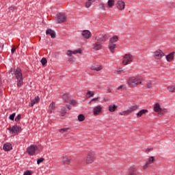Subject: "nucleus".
Masks as SVG:
<instances>
[{"mask_svg": "<svg viewBox=\"0 0 175 175\" xmlns=\"http://www.w3.org/2000/svg\"><path fill=\"white\" fill-rule=\"evenodd\" d=\"M143 83V77L142 75L131 76L128 78L127 84L131 88H136L137 85H141Z\"/></svg>", "mask_w": 175, "mask_h": 175, "instance_id": "obj_1", "label": "nucleus"}, {"mask_svg": "<svg viewBox=\"0 0 175 175\" xmlns=\"http://www.w3.org/2000/svg\"><path fill=\"white\" fill-rule=\"evenodd\" d=\"M96 160V152L95 150H90L86 153L85 165H92Z\"/></svg>", "mask_w": 175, "mask_h": 175, "instance_id": "obj_2", "label": "nucleus"}, {"mask_svg": "<svg viewBox=\"0 0 175 175\" xmlns=\"http://www.w3.org/2000/svg\"><path fill=\"white\" fill-rule=\"evenodd\" d=\"M83 53V50L81 49H75L74 51L68 50L66 52V55L68 57V62L70 64H75V57L72 55H76V54H81Z\"/></svg>", "mask_w": 175, "mask_h": 175, "instance_id": "obj_3", "label": "nucleus"}, {"mask_svg": "<svg viewBox=\"0 0 175 175\" xmlns=\"http://www.w3.org/2000/svg\"><path fill=\"white\" fill-rule=\"evenodd\" d=\"M15 76L16 79L17 87H22L24 84L23 73L21 72V68H17L15 71Z\"/></svg>", "mask_w": 175, "mask_h": 175, "instance_id": "obj_4", "label": "nucleus"}, {"mask_svg": "<svg viewBox=\"0 0 175 175\" xmlns=\"http://www.w3.org/2000/svg\"><path fill=\"white\" fill-rule=\"evenodd\" d=\"M131 62H133V55L129 53L124 54L122 59V65L126 66V65H129Z\"/></svg>", "mask_w": 175, "mask_h": 175, "instance_id": "obj_5", "label": "nucleus"}, {"mask_svg": "<svg viewBox=\"0 0 175 175\" xmlns=\"http://www.w3.org/2000/svg\"><path fill=\"white\" fill-rule=\"evenodd\" d=\"M153 110L155 113H159L158 117H162V116L166 113V109H162L159 103H157L154 105Z\"/></svg>", "mask_w": 175, "mask_h": 175, "instance_id": "obj_6", "label": "nucleus"}, {"mask_svg": "<svg viewBox=\"0 0 175 175\" xmlns=\"http://www.w3.org/2000/svg\"><path fill=\"white\" fill-rule=\"evenodd\" d=\"M163 57H165V52L161 49H157L153 53V57L157 61H161Z\"/></svg>", "mask_w": 175, "mask_h": 175, "instance_id": "obj_7", "label": "nucleus"}, {"mask_svg": "<svg viewBox=\"0 0 175 175\" xmlns=\"http://www.w3.org/2000/svg\"><path fill=\"white\" fill-rule=\"evenodd\" d=\"M103 110V107L102 105H98L93 107L92 109V113L93 115L96 116H100V114H102V111Z\"/></svg>", "mask_w": 175, "mask_h": 175, "instance_id": "obj_8", "label": "nucleus"}, {"mask_svg": "<svg viewBox=\"0 0 175 175\" xmlns=\"http://www.w3.org/2000/svg\"><path fill=\"white\" fill-rule=\"evenodd\" d=\"M38 150V146L35 144L30 145L29 147L27 148V152L29 154V155H35V152Z\"/></svg>", "mask_w": 175, "mask_h": 175, "instance_id": "obj_9", "label": "nucleus"}, {"mask_svg": "<svg viewBox=\"0 0 175 175\" xmlns=\"http://www.w3.org/2000/svg\"><path fill=\"white\" fill-rule=\"evenodd\" d=\"M56 18L58 24H62L66 21V15L64 13H59L57 14Z\"/></svg>", "mask_w": 175, "mask_h": 175, "instance_id": "obj_10", "label": "nucleus"}, {"mask_svg": "<svg viewBox=\"0 0 175 175\" xmlns=\"http://www.w3.org/2000/svg\"><path fill=\"white\" fill-rule=\"evenodd\" d=\"M127 175H137V167L136 165L131 166L128 170Z\"/></svg>", "mask_w": 175, "mask_h": 175, "instance_id": "obj_11", "label": "nucleus"}, {"mask_svg": "<svg viewBox=\"0 0 175 175\" xmlns=\"http://www.w3.org/2000/svg\"><path fill=\"white\" fill-rule=\"evenodd\" d=\"M8 131H10V133H17L21 132V126L14 125L12 127L8 128Z\"/></svg>", "mask_w": 175, "mask_h": 175, "instance_id": "obj_12", "label": "nucleus"}, {"mask_svg": "<svg viewBox=\"0 0 175 175\" xmlns=\"http://www.w3.org/2000/svg\"><path fill=\"white\" fill-rule=\"evenodd\" d=\"M92 50H94V51H98L99 50H102V43H100L99 41H96L92 45Z\"/></svg>", "mask_w": 175, "mask_h": 175, "instance_id": "obj_13", "label": "nucleus"}, {"mask_svg": "<svg viewBox=\"0 0 175 175\" xmlns=\"http://www.w3.org/2000/svg\"><path fill=\"white\" fill-rule=\"evenodd\" d=\"M95 39L100 43H105V42L109 39V36L107 34H104L103 36L96 37Z\"/></svg>", "mask_w": 175, "mask_h": 175, "instance_id": "obj_14", "label": "nucleus"}, {"mask_svg": "<svg viewBox=\"0 0 175 175\" xmlns=\"http://www.w3.org/2000/svg\"><path fill=\"white\" fill-rule=\"evenodd\" d=\"M174 54L175 52L172 51L167 55H165L167 62H172V61H174Z\"/></svg>", "mask_w": 175, "mask_h": 175, "instance_id": "obj_15", "label": "nucleus"}, {"mask_svg": "<svg viewBox=\"0 0 175 175\" xmlns=\"http://www.w3.org/2000/svg\"><path fill=\"white\" fill-rule=\"evenodd\" d=\"M90 70H94L95 72H100V70H103V66L98 64L92 65L90 66Z\"/></svg>", "mask_w": 175, "mask_h": 175, "instance_id": "obj_16", "label": "nucleus"}, {"mask_svg": "<svg viewBox=\"0 0 175 175\" xmlns=\"http://www.w3.org/2000/svg\"><path fill=\"white\" fill-rule=\"evenodd\" d=\"M72 157L69 156H64L62 158L63 165H70V163H72Z\"/></svg>", "mask_w": 175, "mask_h": 175, "instance_id": "obj_17", "label": "nucleus"}, {"mask_svg": "<svg viewBox=\"0 0 175 175\" xmlns=\"http://www.w3.org/2000/svg\"><path fill=\"white\" fill-rule=\"evenodd\" d=\"M116 8L118 10H124L125 9V2L123 1H118L116 3Z\"/></svg>", "mask_w": 175, "mask_h": 175, "instance_id": "obj_18", "label": "nucleus"}, {"mask_svg": "<svg viewBox=\"0 0 175 175\" xmlns=\"http://www.w3.org/2000/svg\"><path fill=\"white\" fill-rule=\"evenodd\" d=\"M39 100H40V98L39 97V96H36L29 103V106H30V107H33V105H36V103H39Z\"/></svg>", "mask_w": 175, "mask_h": 175, "instance_id": "obj_19", "label": "nucleus"}, {"mask_svg": "<svg viewBox=\"0 0 175 175\" xmlns=\"http://www.w3.org/2000/svg\"><path fill=\"white\" fill-rule=\"evenodd\" d=\"M55 111V103L53 101L49 107L48 113L49 114H53Z\"/></svg>", "mask_w": 175, "mask_h": 175, "instance_id": "obj_20", "label": "nucleus"}, {"mask_svg": "<svg viewBox=\"0 0 175 175\" xmlns=\"http://www.w3.org/2000/svg\"><path fill=\"white\" fill-rule=\"evenodd\" d=\"M148 113V109H142L138 111V113H136L137 118H141V117H143V116L147 114Z\"/></svg>", "mask_w": 175, "mask_h": 175, "instance_id": "obj_21", "label": "nucleus"}, {"mask_svg": "<svg viewBox=\"0 0 175 175\" xmlns=\"http://www.w3.org/2000/svg\"><path fill=\"white\" fill-rule=\"evenodd\" d=\"M82 36L85 39H90L92 36V33H90L88 30H83L82 31Z\"/></svg>", "mask_w": 175, "mask_h": 175, "instance_id": "obj_22", "label": "nucleus"}, {"mask_svg": "<svg viewBox=\"0 0 175 175\" xmlns=\"http://www.w3.org/2000/svg\"><path fill=\"white\" fill-rule=\"evenodd\" d=\"M3 150H4V151H11V150H13V146H12V144L6 143L3 144Z\"/></svg>", "mask_w": 175, "mask_h": 175, "instance_id": "obj_23", "label": "nucleus"}, {"mask_svg": "<svg viewBox=\"0 0 175 175\" xmlns=\"http://www.w3.org/2000/svg\"><path fill=\"white\" fill-rule=\"evenodd\" d=\"M46 35H49L53 39L55 38V31L51 29H48L46 31Z\"/></svg>", "mask_w": 175, "mask_h": 175, "instance_id": "obj_24", "label": "nucleus"}, {"mask_svg": "<svg viewBox=\"0 0 175 175\" xmlns=\"http://www.w3.org/2000/svg\"><path fill=\"white\" fill-rule=\"evenodd\" d=\"M136 110H139V105H132L129 109L130 114H131V113H133V111H136Z\"/></svg>", "mask_w": 175, "mask_h": 175, "instance_id": "obj_25", "label": "nucleus"}, {"mask_svg": "<svg viewBox=\"0 0 175 175\" xmlns=\"http://www.w3.org/2000/svg\"><path fill=\"white\" fill-rule=\"evenodd\" d=\"M63 100L66 103H69L70 100V96H69V94H64L62 95V96Z\"/></svg>", "mask_w": 175, "mask_h": 175, "instance_id": "obj_26", "label": "nucleus"}, {"mask_svg": "<svg viewBox=\"0 0 175 175\" xmlns=\"http://www.w3.org/2000/svg\"><path fill=\"white\" fill-rule=\"evenodd\" d=\"M118 108V107L116 105H110L108 107V110L109 111H110V113H114V111H116V110H117V109Z\"/></svg>", "mask_w": 175, "mask_h": 175, "instance_id": "obj_27", "label": "nucleus"}, {"mask_svg": "<svg viewBox=\"0 0 175 175\" xmlns=\"http://www.w3.org/2000/svg\"><path fill=\"white\" fill-rule=\"evenodd\" d=\"M116 46L117 45L116 44V43L109 42V51H111V53H114V50H116Z\"/></svg>", "mask_w": 175, "mask_h": 175, "instance_id": "obj_28", "label": "nucleus"}, {"mask_svg": "<svg viewBox=\"0 0 175 175\" xmlns=\"http://www.w3.org/2000/svg\"><path fill=\"white\" fill-rule=\"evenodd\" d=\"M167 90L168 92H171V94L175 93V85H171L167 86Z\"/></svg>", "mask_w": 175, "mask_h": 175, "instance_id": "obj_29", "label": "nucleus"}, {"mask_svg": "<svg viewBox=\"0 0 175 175\" xmlns=\"http://www.w3.org/2000/svg\"><path fill=\"white\" fill-rule=\"evenodd\" d=\"M146 162L150 165H152V163L155 162V157L154 156L149 157Z\"/></svg>", "mask_w": 175, "mask_h": 175, "instance_id": "obj_30", "label": "nucleus"}, {"mask_svg": "<svg viewBox=\"0 0 175 175\" xmlns=\"http://www.w3.org/2000/svg\"><path fill=\"white\" fill-rule=\"evenodd\" d=\"M69 129H70L69 127L62 128L59 129V133H62V134L68 133V132L69 131Z\"/></svg>", "mask_w": 175, "mask_h": 175, "instance_id": "obj_31", "label": "nucleus"}, {"mask_svg": "<svg viewBox=\"0 0 175 175\" xmlns=\"http://www.w3.org/2000/svg\"><path fill=\"white\" fill-rule=\"evenodd\" d=\"M116 42H118V36H113L109 39V43H116Z\"/></svg>", "mask_w": 175, "mask_h": 175, "instance_id": "obj_32", "label": "nucleus"}, {"mask_svg": "<svg viewBox=\"0 0 175 175\" xmlns=\"http://www.w3.org/2000/svg\"><path fill=\"white\" fill-rule=\"evenodd\" d=\"M150 166H151L150 164H149L147 161L142 166V170H147Z\"/></svg>", "mask_w": 175, "mask_h": 175, "instance_id": "obj_33", "label": "nucleus"}, {"mask_svg": "<svg viewBox=\"0 0 175 175\" xmlns=\"http://www.w3.org/2000/svg\"><path fill=\"white\" fill-rule=\"evenodd\" d=\"M125 69L124 68H118L115 73H116V75H122L124 73H125Z\"/></svg>", "mask_w": 175, "mask_h": 175, "instance_id": "obj_34", "label": "nucleus"}, {"mask_svg": "<svg viewBox=\"0 0 175 175\" xmlns=\"http://www.w3.org/2000/svg\"><path fill=\"white\" fill-rule=\"evenodd\" d=\"M65 114H66V107H63L60 110V116H62V117H64L65 116Z\"/></svg>", "mask_w": 175, "mask_h": 175, "instance_id": "obj_35", "label": "nucleus"}, {"mask_svg": "<svg viewBox=\"0 0 175 175\" xmlns=\"http://www.w3.org/2000/svg\"><path fill=\"white\" fill-rule=\"evenodd\" d=\"M95 2V0H88V1L85 3V8H90L91 5Z\"/></svg>", "mask_w": 175, "mask_h": 175, "instance_id": "obj_36", "label": "nucleus"}, {"mask_svg": "<svg viewBox=\"0 0 175 175\" xmlns=\"http://www.w3.org/2000/svg\"><path fill=\"white\" fill-rule=\"evenodd\" d=\"M85 120V116L83 114H79L78 116V121H79V122H83V121H84Z\"/></svg>", "mask_w": 175, "mask_h": 175, "instance_id": "obj_37", "label": "nucleus"}, {"mask_svg": "<svg viewBox=\"0 0 175 175\" xmlns=\"http://www.w3.org/2000/svg\"><path fill=\"white\" fill-rule=\"evenodd\" d=\"M129 114H131L129 109L120 112V116H129Z\"/></svg>", "mask_w": 175, "mask_h": 175, "instance_id": "obj_38", "label": "nucleus"}, {"mask_svg": "<svg viewBox=\"0 0 175 175\" xmlns=\"http://www.w3.org/2000/svg\"><path fill=\"white\" fill-rule=\"evenodd\" d=\"M94 95H95V92L92 91H88L86 94V96H88V98H92Z\"/></svg>", "mask_w": 175, "mask_h": 175, "instance_id": "obj_39", "label": "nucleus"}, {"mask_svg": "<svg viewBox=\"0 0 175 175\" xmlns=\"http://www.w3.org/2000/svg\"><path fill=\"white\" fill-rule=\"evenodd\" d=\"M146 88H147V90H151V88H152V81H148L146 84Z\"/></svg>", "mask_w": 175, "mask_h": 175, "instance_id": "obj_40", "label": "nucleus"}, {"mask_svg": "<svg viewBox=\"0 0 175 175\" xmlns=\"http://www.w3.org/2000/svg\"><path fill=\"white\" fill-rule=\"evenodd\" d=\"M109 8H113L114 6V0H108Z\"/></svg>", "mask_w": 175, "mask_h": 175, "instance_id": "obj_41", "label": "nucleus"}, {"mask_svg": "<svg viewBox=\"0 0 175 175\" xmlns=\"http://www.w3.org/2000/svg\"><path fill=\"white\" fill-rule=\"evenodd\" d=\"M40 62H41L42 66H44V65H46V64H47V59H46V57H42Z\"/></svg>", "mask_w": 175, "mask_h": 175, "instance_id": "obj_42", "label": "nucleus"}, {"mask_svg": "<svg viewBox=\"0 0 175 175\" xmlns=\"http://www.w3.org/2000/svg\"><path fill=\"white\" fill-rule=\"evenodd\" d=\"M70 105H72V106H76L77 105V102L75 100H70V102L68 103Z\"/></svg>", "mask_w": 175, "mask_h": 175, "instance_id": "obj_43", "label": "nucleus"}, {"mask_svg": "<svg viewBox=\"0 0 175 175\" xmlns=\"http://www.w3.org/2000/svg\"><path fill=\"white\" fill-rule=\"evenodd\" d=\"M44 161V158H43V157L38 159L37 165H40V163H42V162H43Z\"/></svg>", "mask_w": 175, "mask_h": 175, "instance_id": "obj_44", "label": "nucleus"}, {"mask_svg": "<svg viewBox=\"0 0 175 175\" xmlns=\"http://www.w3.org/2000/svg\"><path fill=\"white\" fill-rule=\"evenodd\" d=\"M100 9H102V10H106V5L103 3H100Z\"/></svg>", "mask_w": 175, "mask_h": 175, "instance_id": "obj_45", "label": "nucleus"}, {"mask_svg": "<svg viewBox=\"0 0 175 175\" xmlns=\"http://www.w3.org/2000/svg\"><path fill=\"white\" fill-rule=\"evenodd\" d=\"M14 117H16V113L11 114L9 118L11 120V121H14Z\"/></svg>", "mask_w": 175, "mask_h": 175, "instance_id": "obj_46", "label": "nucleus"}, {"mask_svg": "<svg viewBox=\"0 0 175 175\" xmlns=\"http://www.w3.org/2000/svg\"><path fill=\"white\" fill-rule=\"evenodd\" d=\"M9 10H12V12L14 10H17V7L14 6V5H11L10 7H9Z\"/></svg>", "mask_w": 175, "mask_h": 175, "instance_id": "obj_47", "label": "nucleus"}, {"mask_svg": "<svg viewBox=\"0 0 175 175\" xmlns=\"http://www.w3.org/2000/svg\"><path fill=\"white\" fill-rule=\"evenodd\" d=\"M150 151H154V148H148L146 150L145 152L146 154H148Z\"/></svg>", "mask_w": 175, "mask_h": 175, "instance_id": "obj_48", "label": "nucleus"}, {"mask_svg": "<svg viewBox=\"0 0 175 175\" xmlns=\"http://www.w3.org/2000/svg\"><path fill=\"white\" fill-rule=\"evenodd\" d=\"M99 99V98L96 97V98H92V100H90V105H92V102H97V100Z\"/></svg>", "mask_w": 175, "mask_h": 175, "instance_id": "obj_49", "label": "nucleus"}, {"mask_svg": "<svg viewBox=\"0 0 175 175\" xmlns=\"http://www.w3.org/2000/svg\"><path fill=\"white\" fill-rule=\"evenodd\" d=\"M20 120H21V114H18V115L16 117L15 121H16V122H18V121H20Z\"/></svg>", "mask_w": 175, "mask_h": 175, "instance_id": "obj_50", "label": "nucleus"}, {"mask_svg": "<svg viewBox=\"0 0 175 175\" xmlns=\"http://www.w3.org/2000/svg\"><path fill=\"white\" fill-rule=\"evenodd\" d=\"M23 175H32V172L30 170H27L23 173Z\"/></svg>", "mask_w": 175, "mask_h": 175, "instance_id": "obj_51", "label": "nucleus"}, {"mask_svg": "<svg viewBox=\"0 0 175 175\" xmlns=\"http://www.w3.org/2000/svg\"><path fill=\"white\" fill-rule=\"evenodd\" d=\"M124 88H125V85H121L120 86H119L117 90L118 91H121V90H124Z\"/></svg>", "mask_w": 175, "mask_h": 175, "instance_id": "obj_52", "label": "nucleus"}, {"mask_svg": "<svg viewBox=\"0 0 175 175\" xmlns=\"http://www.w3.org/2000/svg\"><path fill=\"white\" fill-rule=\"evenodd\" d=\"M3 44L2 42H0V50H3Z\"/></svg>", "mask_w": 175, "mask_h": 175, "instance_id": "obj_53", "label": "nucleus"}, {"mask_svg": "<svg viewBox=\"0 0 175 175\" xmlns=\"http://www.w3.org/2000/svg\"><path fill=\"white\" fill-rule=\"evenodd\" d=\"M66 107H67V109H68L69 110H72V107H70V105H66Z\"/></svg>", "mask_w": 175, "mask_h": 175, "instance_id": "obj_54", "label": "nucleus"}, {"mask_svg": "<svg viewBox=\"0 0 175 175\" xmlns=\"http://www.w3.org/2000/svg\"><path fill=\"white\" fill-rule=\"evenodd\" d=\"M11 51H12V54L16 51V49H14V48H12V49H11Z\"/></svg>", "mask_w": 175, "mask_h": 175, "instance_id": "obj_55", "label": "nucleus"}, {"mask_svg": "<svg viewBox=\"0 0 175 175\" xmlns=\"http://www.w3.org/2000/svg\"><path fill=\"white\" fill-rule=\"evenodd\" d=\"M108 92H111V88L108 89Z\"/></svg>", "mask_w": 175, "mask_h": 175, "instance_id": "obj_56", "label": "nucleus"}]
</instances>
